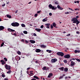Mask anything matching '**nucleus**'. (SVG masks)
Wrapping results in <instances>:
<instances>
[{
  "label": "nucleus",
  "mask_w": 80,
  "mask_h": 80,
  "mask_svg": "<svg viewBox=\"0 0 80 80\" xmlns=\"http://www.w3.org/2000/svg\"><path fill=\"white\" fill-rule=\"evenodd\" d=\"M2 7H5V4L2 5Z\"/></svg>",
  "instance_id": "603ef678"
},
{
  "label": "nucleus",
  "mask_w": 80,
  "mask_h": 80,
  "mask_svg": "<svg viewBox=\"0 0 80 80\" xmlns=\"http://www.w3.org/2000/svg\"><path fill=\"white\" fill-rule=\"evenodd\" d=\"M40 47L41 48H46V46L44 45H41Z\"/></svg>",
  "instance_id": "a211bd4d"
},
{
  "label": "nucleus",
  "mask_w": 80,
  "mask_h": 80,
  "mask_svg": "<svg viewBox=\"0 0 80 80\" xmlns=\"http://www.w3.org/2000/svg\"><path fill=\"white\" fill-rule=\"evenodd\" d=\"M41 12V11H38L37 12V13H40Z\"/></svg>",
  "instance_id": "09e8293b"
},
{
  "label": "nucleus",
  "mask_w": 80,
  "mask_h": 80,
  "mask_svg": "<svg viewBox=\"0 0 80 80\" xmlns=\"http://www.w3.org/2000/svg\"><path fill=\"white\" fill-rule=\"evenodd\" d=\"M13 35H15V36H17V34L15 33H13Z\"/></svg>",
  "instance_id": "6e6d98bb"
},
{
  "label": "nucleus",
  "mask_w": 80,
  "mask_h": 80,
  "mask_svg": "<svg viewBox=\"0 0 80 80\" xmlns=\"http://www.w3.org/2000/svg\"><path fill=\"white\" fill-rule=\"evenodd\" d=\"M4 59L6 62H7L8 60H7V58H4Z\"/></svg>",
  "instance_id": "4c0bfd02"
},
{
  "label": "nucleus",
  "mask_w": 80,
  "mask_h": 80,
  "mask_svg": "<svg viewBox=\"0 0 80 80\" xmlns=\"http://www.w3.org/2000/svg\"><path fill=\"white\" fill-rule=\"evenodd\" d=\"M65 72H67L68 71V68H64Z\"/></svg>",
  "instance_id": "2f4dec72"
},
{
  "label": "nucleus",
  "mask_w": 80,
  "mask_h": 80,
  "mask_svg": "<svg viewBox=\"0 0 80 80\" xmlns=\"http://www.w3.org/2000/svg\"><path fill=\"white\" fill-rule=\"evenodd\" d=\"M49 75L51 76V77H52V76H53V74L52 73H50L49 74Z\"/></svg>",
  "instance_id": "ea45409f"
},
{
  "label": "nucleus",
  "mask_w": 80,
  "mask_h": 80,
  "mask_svg": "<svg viewBox=\"0 0 80 80\" xmlns=\"http://www.w3.org/2000/svg\"><path fill=\"white\" fill-rule=\"evenodd\" d=\"M38 16V14H35V15H34V17H37Z\"/></svg>",
  "instance_id": "37998d69"
},
{
  "label": "nucleus",
  "mask_w": 80,
  "mask_h": 80,
  "mask_svg": "<svg viewBox=\"0 0 80 80\" xmlns=\"http://www.w3.org/2000/svg\"><path fill=\"white\" fill-rule=\"evenodd\" d=\"M49 65H50V67H53V66H52V64H50Z\"/></svg>",
  "instance_id": "4d7b16f0"
},
{
  "label": "nucleus",
  "mask_w": 80,
  "mask_h": 80,
  "mask_svg": "<svg viewBox=\"0 0 80 80\" xmlns=\"http://www.w3.org/2000/svg\"><path fill=\"white\" fill-rule=\"evenodd\" d=\"M29 42L30 43H35V41L33 40H30Z\"/></svg>",
  "instance_id": "f8f14e48"
},
{
  "label": "nucleus",
  "mask_w": 80,
  "mask_h": 80,
  "mask_svg": "<svg viewBox=\"0 0 80 80\" xmlns=\"http://www.w3.org/2000/svg\"><path fill=\"white\" fill-rule=\"evenodd\" d=\"M77 2L78 3H79V1H77Z\"/></svg>",
  "instance_id": "338daca9"
},
{
  "label": "nucleus",
  "mask_w": 80,
  "mask_h": 80,
  "mask_svg": "<svg viewBox=\"0 0 80 80\" xmlns=\"http://www.w3.org/2000/svg\"><path fill=\"white\" fill-rule=\"evenodd\" d=\"M76 33L77 34H79V33H80V32H79V31H78Z\"/></svg>",
  "instance_id": "bf43d9fd"
},
{
  "label": "nucleus",
  "mask_w": 80,
  "mask_h": 80,
  "mask_svg": "<svg viewBox=\"0 0 80 80\" xmlns=\"http://www.w3.org/2000/svg\"><path fill=\"white\" fill-rule=\"evenodd\" d=\"M43 25H41V27H40V28H43Z\"/></svg>",
  "instance_id": "a18cd8bd"
},
{
  "label": "nucleus",
  "mask_w": 80,
  "mask_h": 80,
  "mask_svg": "<svg viewBox=\"0 0 80 80\" xmlns=\"http://www.w3.org/2000/svg\"><path fill=\"white\" fill-rule=\"evenodd\" d=\"M19 25H20L19 23L17 22H15V27H18Z\"/></svg>",
  "instance_id": "9b49d317"
},
{
  "label": "nucleus",
  "mask_w": 80,
  "mask_h": 80,
  "mask_svg": "<svg viewBox=\"0 0 80 80\" xmlns=\"http://www.w3.org/2000/svg\"><path fill=\"white\" fill-rule=\"evenodd\" d=\"M68 9H69V10H72V11H74V10H73V9H72L70 8H68Z\"/></svg>",
  "instance_id": "8fccbe9b"
},
{
  "label": "nucleus",
  "mask_w": 80,
  "mask_h": 80,
  "mask_svg": "<svg viewBox=\"0 0 80 80\" xmlns=\"http://www.w3.org/2000/svg\"><path fill=\"white\" fill-rule=\"evenodd\" d=\"M33 78H36V79H37L38 80H39V78L38 77L36 76H33Z\"/></svg>",
  "instance_id": "412c9836"
},
{
  "label": "nucleus",
  "mask_w": 80,
  "mask_h": 80,
  "mask_svg": "<svg viewBox=\"0 0 80 80\" xmlns=\"http://www.w3.org/2000/svg\"><path fill=\"white\" fill-rule=\"evenodd\" d=\"M57 61V59L56 58H54L53 59H52L51 60V62H52V63H54L55 62H56Z\"/></svg>",
  "instance_id": "423d86ee"
},
{
  "label": "nucleus",
  "mask_w": 80,
  "mask_h": 80,
  "mask_svg": "<svg viewBox=\"0 0 80 80\" xmlns=\"http://www.w3.org/2000/svg\"><path fill=\"white\" fill-rule=\"evenodd\" d=\"M20 57H19L18 56H17L16 57V59L17 60H18V61L19 60H20Z\"/></svg>",
  "instance_id": "4be33fe9"
},
{
  "label": "nucleus",
  "mask_w": 80,
  "mask_h": 80,
  "mask_svg": "<svg viewBox=\"0 0 80 80\" xmlns=\"http://www.w3.org/2000/svg\"><path fill=\"white\" fill-rule=\"evenodd\" d=\"M21 26L22 27H25V25L24 24H21Z\"/></svg>",
  "instance_id": "473e14b6"
},
{
  "label": "nucleus",
  "mask_w": 80,
  "mask_h": 80,
  "mask_svg": "<svg viewBox=\"0 0 80 80\" xmlns=\"http://www.w3.org/2000/svg\"><path fill=\"white\" fill-rule=\"evenodd\" d=\"M31 80H37V79L34 78H32V79H31Z\"/></svg>",
  "instance_id": "e2e57ef3"
},
{
  "label": "nucleus",
  "mask_w": 80,
  "mask_h": 80,
  "mask_svg": "<svg viewBox=\"0 0 80 80\" xmlns=\"http://www.w3.org/2000/svg\"><path fill=\"white\" fill-rule=\"evenodd\" d=\"M53 28V25H52V24H51V29H52V28Z\"/></svg>",
  "instance_id": "e433bc0d"
},
{
  "label": "nucleus",
  "mask_w": 80,
  "mask_h": 80,
  "mask_svg": "<svg viewBox=\"0 0 80 80\" xmlns=\"http://www.w3.org/2000/svg\"><path fill=\"white\" fill-rule=\"evenodd\" d=\"M1 62H2V65H4L6 63L5 62V61H3V60H1Z\"/></svg>",
  "instance_id": "1a4fd4ad"
},
{
  "label": "nucleus",
  "mask_w": 80,
  "mask_h": 80,
  "mask_svg": "<svg viewBox=\"0 0 80 80\" xmlns=\"http://www.w3.org/2000/svg\"><path fill=\"white\" fill-rule=\"evenodd\" d=\"M33 75V73H31L29 74V75H30V76H32V75Z\"/></svg>",
  "instance_id": "58836bf2"
},
{
  "label": "nucleus",
  "mask_w": 80,
  "mask_h": 80,
  "mask_svg": "<svg viewBox=\"0 0 80 80\" xmlns=\"http://www.w3.org/2000/svg\"><path fill=\"white\" fill-rule=\"evenodd\" d=\"M18 10H17L15 12V13L16 14V13H17V12H18Z\"/></svg>",
  "instance_id": "5fc2aeb1"
},
{
  "label": "nucleus",
  "mask_w": 80,
  "mask_h": 80,
  "mask_svg": "<svg viewBox=\"0 0 80 80\" xmlns=\"http://www.w3.org/2000/svg\"><path fill=\"white\" fill-rule=\"evenodd\" d=\"M25 42L27 43H28V41H27V40H25Z\"/></svg>",
  "instance_id": "864d4df0"
},
{
  "label": "nucleus",
  "mask_w": 80,
  "mask_h": 80,
  "mask_svg": "<svg viewBox=\"0 0 80 80\" xmlns=\"http://www.w3.org/2000/svg\"><path fill=\"white\" fill-rule=\"evenodd\" d=\"M52 25L53 27H56V25H57L56 24L55 22H53L52 23Z\"/></svg>",
  "instance_id": "a878e982"
},
{
  "label": "nucleus",
  "mask_w": 80,
  "mask_h": 80,
  "mask_svg": "<svg viewBox=\"0 0 80 80\" xmlns=\"http://www.w3.org/2000/svg\"><path fill=\"white\" fill-rule=\"evenodd\" d=\"M72 22H73V23H76V25H78L80 23V21H78V19L76 18H73L71 20Z\"/></svg>",
  "instance_id": "f257e3e1"
},
{
  "label": "nucleus",
  "mask_w": 80,
  "mask_h": 80,
  "mask_svg": "<svg viewBox=\"0 0 80 80\" xmlns=\"http://www.w3.org/2000/svg\"><path fill=\"white\" fill-rule=\"evenodd\" d=\"M46 51L47 52H48V53H52V51L50 50H47Z\"/></svg>",
  "instance_id": "c85d7f7f"
},
{
  "label": "nucleus",
  "mask_w": 80,
  "mask_h": 80,
  "mask_svg": "<svg viewBox=\"0 0 80 80\" xmlns=\"http://www.w3.org/2000/svg\"><path fill=\"white\" fill-rule=\"evenodd\" d=\"M75 65V62H73V61H71V66H73Z\"/></svg>",
  "instance_id": "2eb2a0df"
},
{
  "label": "nucleus",
  "mask_w": 80,
  "mask_h": 80,
  "mask_svg": "<svg viewBox=\"0 0 80 80\" xmlns=\"http://www.w3.org/2000/svg\"><path fill=\"white\" fill-rule=\"evenodd\" d=\"M48 78H50L51 77V76L49 74V75L48 76Z\"/></svg>",
  "instance_id": "13d9d810"
},
{
  "label": "nucleus",
  "mask_w": 80,
  "mask_h": 80,
  "mask_svg": "<svg viewBox=\"0 0 80 80\" xmlns=\"http://www.w3.org/2000/svg\"><path fill=\"white\" fill-rule=\"evenodd\" d=\"M77 61H78V62H80V60L78 59H77Z\"/></svg>",
  "instance_id": "69168bd1"
},
{
  "label": "nucleus",
  "mask_w": 80,
  "mask_h": 80,
  "mask_svg": "<svg viewBox=\"0 0 80 80\" xmlns=\"http://www.w3.org/2000/svg\"><path fill=\"white\" fill-rule=\"evenodd\" d=\"M4 44V43L2 42L1 45V47H3V46Z\"/></svg>",
  "instance_id": "c03bdc74"
},
{
  "label": "nucleus",
  "mask_w": 80,
  "mask_h": 80,
  "mask_svg": "<svg viewBox=\"0 0 80 80\" xmlns=\"http://www.w3.org/2000/svg\"><path fill=\"white\" fill-rule=\"evenodd\" d=\"M20 35H22L23 37L25 36V35L23 33L21 32L20 33Z\"/></svg>",
  "instance_id": "c756f323"
},
{
  "label": "nucleus",
  "mask_w": 80,
  "mask_h": 80,
  "mask_svg": "<svg viewBox=\"0 0 80 80\" xmlns=\"http://www.w3.org/2000/svg\"><path fill=\"white\" fill-rule=\"evenodd\" d=\"M5 69H7V70H10V69H11V67L10 66L7 64L5 65Z\"/></svg>",
  "instance_id": "7ed1b4c3"
},
{
  "label": "nucleus",
  "mask_w": 80,
  "mask_h": 80,
  "mask_svg": "<svg viewBox=\"0 0 80 80\" xmlns=\"http://www.w3.org/2000/svg\"><path fill=\"white\" fill-rule=\"evenodd\" d=\"M57 8L59 9V10H62L63 8H62L61 6H60L59 5H58L57 6Z\"/></svg>",
  "instance_id": "39448f33"
},
{
  "label": "nucleus",
  "mask_w": 80,
  "mask_h": 80,
  "mask_svg": "<svg viewBox=\"0 0 80 80\" xmlns=\"http://www.w3.org/2000/svg\"><path fill=\"white\" fill-rule=\"evenodd\" d=\"M63 62H64V63H67V61L66 60H63Z\"/></svg>",
  "instance_id": "f704fd0d"
},
{
  "label": "nucleus",
  "mask_w": 80,
  "mask_h": 80,
  "mask_svg": "<svg viewBox=\"0 0 80 80\" xmlns=\"http://www.w3.org/2000/svg\"><path fill=\"white\" fill-rule=\"evenodd\" d=\"M58 55H59V56H61V57H63V55H64V54L63 53L61 52H58L57 53Z\"/></svg>",
  "instance_id": "20e7f679"
},
{
  "label": "nucleus",
  "mask_w": 80,
  "mask_h": 80,
  "mask_svg": "<svg viewBox=\"0 0 80 80\" xmlns=\"http://www.w3.org/2000/svg\"><path fill=\"white\" fill-rule=\"evenodd\" d=\"M79 18V16H76V18Z\"/></svg>",
  "instance_id": "052dcab7"
},
{
  "label": "nucleus",
  "mask_w": 80,
  "mask_h": 80,
  "mask_svg": "<svg viewBox=\"0 0 80 80\" xmlns=\"http://www.w3.org/2000/svg\"><path fill=\"white\" fill-rule=\"evenodd\" d=\"M75 10L77 11V10H79V9L78 8H76L74 9Z\"/></svg>",
  "instance_id": "3c124183"
},
{
  "label": "nucleus",
  "mask_w": 80,
  "mask_h": 80,
  "mask_svg": "<svg viewBox=\"0 0 80 80\" xmlns=\"http://www.w3.org/2000/svg\"><path fill=\"white\" fill-rule=\"evenodd\" d=\"M11 70H9L8 72H7V73H8V74H10V73H11Z\"/></svg>",
  "instance_id": "bb28decb"
},
{
  "label": "nucleus",
  "mask_w": 80,
  "mask_h": 80,
  "mask_svg": "<svg viewBox=\"0 0 80 80\" xmlns=\"http://www.w3.org/2000/svg\"><path fill=\"white\" fill-rule=\"evenodd\" d=\"M70 34H68L66 36H70Z\"/></svg>",
  "instance_id": "680f3d73"
},
{
  "label": "nucleus",
  "mask_w": 80,
  "mask_h": 80,
  "mask_svg": "<svg viewBox=\"0 0 80 80\" xmlns=\"http://www.w3.org/2000/svg\"><path fill=\"white\" fill-rule=\"evenodd\" d=\"M58 69H59V70H60L61 71H63L64 69V67H62L61 68H58Z\"/></svg>",
  "instance_id": "dca6fc26"
},
{
  "label": "nucleus",
  "mask_w": 80,
  "mask_h": 80,
  "mask_svg": "<svg viewBox=\"0 0 80 80\" xmlns=\"http://www.w3.org/2000/svg\"><path fill=\"white\" fill-rule=\"evenodd\" d=\"M23 33L24 34H28V32L27 31H23Z\"/></svg>",
  "instance_id": "393cba45"
},
{
  "label": "nucleus",
  "mask_w": 80,
  "mask_h": 80,
  "mask_svg": "<svg viewBox=\"0 0 80 80\" xmlns=\"http://www.w3.org/2000/svg\"><path fill=\"white\" fill-rule=\"evenodd\" d=\"M17 53H18V55H21L22 54V52H21L19 51H18Z\"/></svg>",
  "instance_id": "f3484780"
},
{
  "label": "nucleus",
  "mask_w": 80,
  "mask_h": 80,
  "mask_svg": "<svg viewBox=\"0 0 80 80\" xmlns=\"http://www.w3.org/2000/svg\"><path fill=\"white\" fill-rule=\"evenodd\" d=\"M30 68H27V70H30Z\"/></svg>",
  "instance_id": "0e129e2a"
},
{
  "label": "nucleus",
  "mask_w": 80,
  "mask_h": 80,
  "mask_svg": "<svg viewBox=\"0 0 80 80\" xmlns=\"http://www.w3.org/2000/svg\"><path fill=\"white\" fill-rule=\"evenodd\" d=\"M70 57V56L69 54H67L65 55L64 56V58H69Z\"/></svg>",
  "instance_id": "0eeeda50"
},
{
  "label": "nucleus",
  "mask_w": 80,
  "mask_h": 80,
  "mask_svg": "<svg viewBox=\"0 0 80 80\" xmlns=\"http://www.w3.org/2000/svg\"><path fill=\"white\" fill-rule=\"evenodd\" d=\"M36 52L37 53H39V52H41V50L39 49H37L36 50Z\"/></svg>",
  "instance_id": "ddd939ff"
},
{
  "label": "nucleus",
  "mask_w": 80,
  "mask_h": 80,
  "mask_svg": "<svg viewBox=\"0 0 80 80\" xmlns=\"http://www.w3.org/2000/svg\"><path fill=\"white\" fill-rule=\"evenodd\" d=\"M32 35H33L34 36H35V37L37 36V34H35V33H32Z\"/></svg>",
  "instance_id": "72a5a7b5"
},
{
  "label": "nucleus",
  "mask_w": 80,
  "mask_h": 80,
  "mask_svg": "<svg viewBox=\"0 0 80 80\" xmlns=\"http://www.w3.org/2000/svg\"><path fill=\"white\" fill-rule=\"evenodd\" d=\"M45 25H46V26H49L50 25V23H46V24H45Z\"/></svg>",
  "instance_id": "7c9ffc66"
},
{
  "label": "nucleus",
  "mask_w": 80,
  "mask_h": 80,
  "mask_svg": "<svg viewBox=\"0 0 80 80\" xmlns=\"http://www.w3.org/2000/svg\"><path fill=\"white\" fill-rule=\"evenodd\" d=\"M6 16L8 18H12V16H11V15H7Z\"/></svg>",
  "instance_id": "6ab92c4d"
},
{
  "label": "nucleus",
  "mask_w": 80,
  "mask_h": 80,
  "mask_svg": "<svg viewBox=\"0 0 80 80\" xmlns=\"http://www.w3.org/2000/svg\"><path fill=\"white\" fill-rule=\"evenodd\" d=\"M48 7L50 8H52V10H56L57 8V7H55V6H53L52 4H49Z\"/></svg>",
  "instance_id": "f03ea898"
},
{
  "label": "nucleus",
  "mask_w": 80,
  "mask_h": 80,
  "mask_svg": "<svg viewBox=\"0 0 80 80\" xmlns=\"http://www.w3.org/2000/svg\"><path fill=\"white\" fill-rule=\"evenodd\" d=\"M47 17L46 18L42 20V22H47V20H48V19H47Z\"/></svg>",
  "instance_id": "9d476101"
},
{
  "label": "nucleus",
  "mask_w": 80,
  "mask_h": 80,
  "mask_svg": "<svg viewBox=\"0 0 80 80\" xmlns=\"http://www.w3.org/2000/svg\"><path fill=\"white\" fill-rule=\"evenodd\" d=\"M74 52L75 53H80V50H75Z\"/></svg>",
  "instance_id": "b1692460"
},
{
  "label": "nucleus",
  "mask_w": 80,
  "mask_h": 80,
  "mask_svg": "<svg viewBox=\"0 0 80 80\" xmlns=\"http://www.w3.org/2000/svg\"><path fill=\"white\" fill-rule=\"evenodd\" d=\"M35 30L38 32H40L41 31V29L39 28H36Z\"/></svg>",
  "instance_id": "5701e85b"
},
{
  "label": "nucleus",
  "mask_w": 80,
  "mask_h": 80,
  "mask_svg": "<svg viewBox=\"0 0 80 80\" xmlns=\"http://www.w3.org/2000/svg\"><path fill=\"white\" fill-rule=\"evenodd\" d=\"M49 15L50 16H52V13L51 12L49 13Z\"/></svg>",
  "instance_id": "49530a36"
},
{
  "label": "nucleus",
  "mask_w": 80,
  "mask_h": 80,
  "mask_svg": "<svg viewBox=\"0 0 80 80\" xmlns=\"http://www.w3.org/2000/svg\"><path fill=\"white\" fill-rule=\"evenodd\" d=\"M11 25L12 26V27H15V22L12 23Z\"/></svg>",
  "instance_id": "aec40b11"
},
{
  "label": "nucleus",
  "mask_w": 80,
  "mask_h": 80,
  "mask_svg": "<svg viewBox=\"0 0 80 80\" xmlns=\"http://www.w3.org/2000/svg\"><path fill=\"white\" fill-rule=\"evenodd\" d=\"M63 76H61V77H59V79H62V78H63Z\"/></svg>",
  "instance_id": "de8ad7c7"
},
{
  "label": "nucleus",
  "mask_w": 80,
  "mask_h": 80,
  "mask_svg": "<svg viewBox=\"0 0 80 80\" xmlns=\"http://www.w3.org/2000/svg\"><path fill=\"white\" fill-rule=\"evenodd\" d=\"M65 14H69L70 13H72V12H65Z\"/></svg>",
  "instance_id": "cd10ccee"
},
{
  "label": "nucleus",
  "mask_w": 80,
  "mask_h": 80,
  "mask_svg": "<svg viewBox=\"0 0 80 80\" xmlns=\"http://www.w3.org/2000/svg\"><path fill=\"white\" fill-rule=\"evenodd\" d=\"M47 67H44L43 68V70H45L46 69V68Z\"/></svg>",
  "instance_id": "c9c22d12"
},
{
  "label": "nucleus",
  "mask_w": 80,
  "mask_h": 80,
  "mask_svg": "<svg viewBox=\"0 0 80 80\" xmlns=\"http://www.w3.org/2000/svg\"><path fill=\"white\" fill-rule=\"evenodd\" d=\"M8 31H9V32H15V30H13L12 29H10V28H8Z\"/></svg>",
  "instance_id": "6e6552de"
},
{
  "label": "nucleus",
  "mask_w": 80,
  "mask_h": 80,
  "mask_svg": "<svg viewBox=\"0 0 80 80\" xmlns=\"http://www.w3.org/2000/svg\"><path fill=\"white\" fill-rule=\"evenodd\" d=\"M2 77H5V75L3 74H2Z\"/></svg>",
  "instance_id": "79ce46f5"
},
{
  "label": "nucleus",
  "mask_w": 80,
  "mask_h": 80,
  "mask_svg": "<svg viewBox=\"0 0 80 80\" xmlns=\"http://www.w3.org/2000/svg\"><path fill=\"white\" fill-rule=\"evenodd\" d=\"M4 80H8V79H7V78H6L4 79Z\"/></svg>",
  "instance_id": "774afa93"
},
{
  "label": "nucleus",
  "mask_w": 80,
  "mask_h": 80,
  "mask_svg": "<svg viewBox=\"0 0 80 80\" xmlns=\"http://www.w3.org/2000/svg\"><path fill=\"white\" fill-rule=\"evenodd\" d=\"M54 3L56 4H58V2L57 1H56Z\"/></svg>",
  "instance_id": "a19ab883"
},
{
  "label": "nucleus",
  "mask_w": 80,
  "mask_h": 80,
  "mask_svg": "<svg viewBox=\"0 0 80 80\" xmlns=\"http://www.w3.org/2000/svg\"><path fill=\"white\" fill-rule=\"evenodd\" d=\"M4 29V27L3 26H0V31Z\"/></svg>",
  "instance_id": "4468645a"
}]
</instances>
